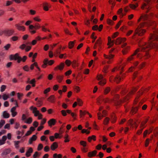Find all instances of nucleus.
<instances>
[{
  "label": "nucleus",
  "mask_w": 158,
  "mask_h": 158,
  "mask_svg": "<svg viewBox=\"0 0 158 158\" xmlns=\"http://www.w3.org/2000/svg\"><path fill=\"white\" fill-rule=\"evenodd\" d=\"M77 101L78 105L80 106H81L83 104L82 100L80 98H77Z\"/></svg>",
  "instance_id": "052dcab7"
},
{
  "label": "nucleus",
  "mask_w": 158,
  "mask_h": 158,
  "mask_svg": "<svg viewBox=\"0 0 158 158\" xmlns=\"http://www.w3.org/2000/svg\"><path fill=\"white\" fill-rule=\"evenodd\" d=\"M110 90V88L109 87H107L104 89L103 94L104 95H106L109 93Z\"/></svg>",
  "instance_id": "58836bf2"
},
{
  "label": "nucleus",
  "mask_w": 158,
  "mask_h": 158,
  "mask_svg": "<svg viewBox=\"0 0 158 158\" xmlns=\"http://www.w3.org/2000/svg\"><path fill=\"white\" fill-rule=\"evenodd\" d=\"M97 153V151L94 150L92 151L89 152L88 153V156L89 158H91L96 156Z\"/></svg>",
  "instance_id": "412c9836"
},
{
  "label": "nucleus",
  "mask_w": 158,
  "mask_h": 158,
  "mask_svg": "<svg viewBox=\"0 0 158 158\" xmlns=\"http://www.w3.org/2000/svg\"><path fill=\"white\" fill-rule=\"evenodd\" d=\"M64 76L63 75H60V74H58L56 76V79L59 83H61L64 78Z\"/></svg>",
  "instance_id": "bb28decb"
},
{
  "label": "nucleus",
  "mask_w": 158,
  "mask_h": 158,
  "mask_svg": "<svg viewBox=\"0 0 158 158\" xmlns=\"http://www.w3.org/2000/svg\"><path fill=\"white\" fill-rule=\"evenodd\" d=\"M123 9L122 8H121L119 9L117 12L118 14L120 15L121 17H122L124 15H125V14L124 15L123 14Z\"/></svg>",
  "instance_id": "6e6d98bb"
},
{
  "label": "nucleus",
  "mask_w": 158,
  "mask_h": 158,
  "mask_svg": "<svg viewBox=\"0 0 158 158\" xmlns=\"http://www.w3.org/2000/svg\"><path fill=\"white\" fill-rule=\"evenodd\" d=\"M15 26L16 29L19 31H23L25 30V27L19 23L15 24Z\"/></svg>",
  "instance_id": "dca6fc26"
},
{
  "label": "nucleus",
  "mask_w": 158,
  "mask_h": 158,
  "mask_svg": "<svg viewBox=\"0 0 158 158\" xmlns=\"http://www.w3.org/2000/svg\"><path fill=\"white\" fill-rule=\"evenodd\" d=\"M120 89H122V90L121 92V94L122 95H125L128 91L127 89L126 88L125 86H118L116 87L113 90V91L111 92V94L113 92H116L118 91Z\"/></svg>",
  "instance_id": "39448f33"
},
{
  "label": "nucleus",
  "mask_w": 158,
  "mask_h": 158,
  "mask_svg": "<svg viewBox=\"0 0 158 158\" xmlns=\"http://www.w3.org/2000/svg\"><path fill=\"white\" fill-rule=\"evenodd\" d=\"M64 65V63H61L54 68V70L55 71H58V70L61 71L63 69Z\"/></svg>",
  "instance_id": "ddd939ff"
},
{
  "label": "nucleus",
  "mask_w": 158,
  "mask_h": 158,
  "mask_svg": "<svg viewBox=\"0 0 158 158\" xmlns=\"http://www.w3.org/2000/svg\"><path fill=\"white\" fill-rule=\"evenodd\" d=\"M106 83V80L105 79H102L98 82L99 84L102 86L105 85Z\"/></svg>",
  "instance_id": "8fccbe9b"
},
{
  "label": "nucleus",
  "mask_w": 158,
  "mask_h": 158,
  "mask_svg": "<svg viewBox=\"0 0 158 158\" xmlns=\"http://www.w3.org/2000/svg\"><path fill=\"white\" fill-rule=\"evenodd\" d=\"M108 3L109 4L111 5V9H113L115 5L116 2L115 0H109Z\"/></svg>",
  "instance_id": "c9c22d12"
},
{
  "label": "nucleus",
  "mask_w": 158,
  "mask_h": 158,
  "mask_svg": "<svg viewBox=\"0 0 158 158\" xmlns=\"http://www.w3.org/2000/svg\"><path fill=\"white\" fill-rule=\"evenodd\" d=\"M30 109L32 111V112L34 114L35 116H37L40 113L39 111L37 110V108L34 107L33 106H31L30 108Z\"/></svg>",
  "instance_id": "f8f14e48"
},
{
  "label": "nucleus",
  "mask_w": 158,
  "mask_h": 158,
  "mask_svg": "<svg viewBox=\"0 0 158 158\" xmlns=\"http://www.w3.org/2000/svg\"><path fill=\"white\" fill-rule=\"evenodd\" d=\"M124 64H122L121 66H120L118 68L117 67H115L112 70V72H115L116 70H117L118 69H119L121 71L120 72V74L122 73V72L123 71V69L124 67Z\"/></svg>",
  "instance_id": "5701e85b"
},
{
  "label": "nucleus",
  "mask_w": 158,
  "mask_h": 158,
  "mask_svg": "<svg viewBox=\"0 0 158 158\" xmlns=\"http://www.w3.org/2000/svg\"><path fill=\"white\" fill-rule=\"evenodd\" d=\"M102 44V40L101 37H99L96 40L94 46V48L96 49L97 46H98L101 48V46Z\"/></svg>",
  "instance_id": "2eb2a0df"
},
{
  "label": "nucleus",
  "mask_w": 158,
  "mask_h": 158,
  "mask_svg": "<svg viewBox=\"0 0 158 158\" xmlns=\"http://www.w3.org/2000/svg\"><path fill=\"white\" fill-rule=\"evenodd\" d=\"M33 27H34V29L36 30L40 29L41 27L40 24L38 23H35V25H33Z\"/></svg>",
  "instance_id": "13d9d810"
},
{
  "label": "nucleus",
  "mask_w": 158,
  "mask_h": 158,
  "mask_svg": "<svg viewBox=\"0 0 158 158\" xmlns=\"http://www.w3.org/2000/svg\"><path fill=\"white\" fill-rule=\"evenodd\" d=\"M80 144L82 145L83 147H85L86 146L87 143L86 142L84 141H81L80 142Z\"/></svg>",
  "instance_id": "69168bd1"
},
{
  "label": "nucleus",
  "mask_w": 158,
  "mask_h": 158,
  "mask_svg": "<svg viewBox=\"0 0 158 158\" xmlns=\"http://www.w3.org/2000/svg\"><path fill=\"white\" fill-rule=\"evenodd\" d=\"M158 29H157L153 31V33L151 34L149 38V42L151 43H154V46H155L154 41H158Z\"/></svg>",
  "instance_id": "20e7f679"
},
{
  "label": "nucleus",
  "mask_w": 158,
  "mask_h": 158,
  "mask_svg": "<svg viewBox=\"0 0 158 158\" xmlns=\"http://www.w3.org/2000/svg\"><path fill=\"white\" fill-rule=\"evenodd\" d=\"M16 107H13L11 109V115L13 117H14L16 116L17 114V112L16 111Z\"/></svg>",
  "instance_id": "7c9ffc66"
},
{
  "label": "nucleus",
  "mask_w": 158,
  "mask_h": 158,
  "mask_svg": "<svg viewBox=\"0 0 158 158\" xmlns=\"http://www.w3.org/2000/svg\"><path fill=\"white\" fill-rule=\"evenodd\" d=\"M106 111L105 110H103L102 111V115H101V113L99 112L98 113L97 115L98 117V119L99 120L101 119L103 117H104L106 116Z\"/></svg>",
  "instance_id": "393cba45"
},
{
  "label": "nucleus",
  "mask_w": 158,
  "mask_h": 158,
  "mask_svg": "<svg viewBox=\"0 0 158 158\" xmlns=\"http://www.w3.org/2000/svg\"><path fill=\"white\" fill-rule=\"evenodd\" d=\"M138 109V107H133L131 111V113L132 114H135L137 113Z\"/></svg>",
  "instance_id": "e433bc0d"
},
{
  "label": "nucleus",
  "mask_w": 158,
  "mask_h": 158,
  "mask_svg": "<svg viewBox=\"0 0 158 158\" xmlns=\"http://www.w3.org/2000/svg\"><path fill=\"white\" fill-rule=\"evenodd\" d=\"M3 116L4 118H8L10 117V114L7 111H5L3 112Z\"/></svg>",
  "instance_id": "37998d69"
},
{
  "label": "nucleus",
  "mask_w": 158,
  "mask_h": 158,
  "mask_svg": "<svg viewBox=\"0 0 158 158\" xmlns=\"http://www.w3.org/2000/svg\"><path fill=\"white\" fill-rule=\"evenodd\" d=\"M78 63L75 60H73L72 62V65L73 68H75L78 66Z\"/></svg>",
  "instance_id": "5fc2aeb1"
},
{
  "label": "nucleus",
  "mask_w": 158,
  "mask_h": 158,
  "mask_svg": "<svg viewBox=\"0 0 158 158\" xmlns=\"http://www.w3.org/2000/svg\"><path fill=\"white\" fill-rule=\"evenodd\" d=\"M37 139V136L35 135H33L29 140V143L30 144L32 143L34 141H35Z\"/></svg>",
  "instance_id": "473e14b6"
},
{
  "label": "nucleus",
  "mask_w": 158,
  "mask_h": 158,
  "mask_svg": "<svg viewBox=\"0 0 158 158\" xmlns=\"http://www.w3.org/2000/svg\"><path fill=\"white\" fill-rule=\"evenodd\" d=\"M43 64L42 65L41 67L43 68H45L47 66V58H45L43 61Z\"/></svg>",
  "instance_id": "79ce46f5"
},
{
  "label": "nucleus",
  "mask_w": 158,
  "mask_h": 158,
  "mask_svg": "<svg viewBox=\"0 0 158 158\" xmlns=\"http://www.w3.org/2000/svg\"><path fill=\"white\" fill-rule=\"evenodd\" d=\"M27 117V116L26 114H23L21 117L22 120L25 123L28 124H31L32 122V118L31 117H30L26 119Z\"/></svg>",
  "instance_id": "0eeeda50"
},
{
  "label": "nucleus",
  "mask_w": 158,
  "mask_h": 158,
  "mask_svg": "<svg viewBox=\"0 0 158 158\" xmlns=\"http://www.w3.org/2000/svg\"><path fill=\"white\" fill-rule=\"evenodd\" d=\"M41 155V153L37 152H35L33 156V158H36L39 157Z\"/></svg>",
  "instance_id": "4d7b16f0"
},
{
  "label": "nucleus",
  "mask_w": 158,
  "mask_h": 158,
  "mask_svg": "<svg viewBox=\"0 0 158 158\" xmlns=\"http://www.w3.org/2000/svg\"><path fill=\"white\" fill-rule=\"evenodd\" d=\"M58 147V144L56 142H54L51 145V149L52 151L55 150Z\"/></svg>",
  "instance_id": "c85d7f7f"
},
{
  "label": "nucleus",
  "mask_w": 158,
  "mask_h": 158,
  "mask_svg": "<svg viewBox=\"0 0 158 158\" xmlns=\"http://www.w3.org/2000/svg\"><path fill=\"white\" fill-rule=\"evenodd\" d=\"M126 40V38H125L119 37L116 39L115 44L116 45H119L121 43H124Z\"/></svg>",
  "instance_id": "4468645a"
},
{
  "label": "nucleus",
  "mask_w": 158,
  "mask_h": 158,
  "mask_svg": "<svg viewBox=\"0 0 158 158\" xmlns=\"http://www.w3.org/2000/svg\"><path fill=\"white\" fill-rule=\"evenodd\" d=\"M67 112L68 114H71V115L73 118V120H75L77 119V114L76 113L72 112L71 110H67Z\"/></svg>",
  "instance_id": "b1692460"
},
{
  "label": "nucleus",
  "mask_w": 158,
  "mask_h": 158,
  "mask_svg": "<svg viewBox=\"0 0 158 158\" xmlns=\"http://www.w3.org/2000/svg\"><path fill=\"white\" fill-rule=\"evenodd\" d=\"M96 137L95 135H92L91 136H89L88 138V141L89 142H90L92 140L94 141L96 140Z\"/></svg>",
  "instance_id": "f704fd0d"
},
{
  "label": "nucleus",
  "mask_w": 158,
  "mask_h": 158,
  "mask_svg": "<svg viewBox=\"0 0 158 158\" xmlns=\"http://www.w3.org/2000/svg\"><path fill=\"white\" fill-rule=\"evenodd\" d=\"M95 33L94 32H93L92 33L91 36V38L93 39V40L92 41V43L94 42L96 39L97 38V36H95Z\"/></svg>",
  "instance_id": "49530a36"
},
{
  "label": "nucleus",
  "mask_w": 158,
  "mask_h": 158,
  "mask_svg": "<svg viewBox=\"0 0 158 158\" xmlns=\"http://www.w3.org/2000/svg\"><path fill=\"white\" fill-rule=\"evenodd\" d=\"M121 80V78L120 76H118V75L115 78H114V81L118 84Z\"/></svg>",
  "instance_id": "a19ab883"
},
{
  "label": "nucleus",
  "mask_w": 158,
  "mask_h": 158,
  "mask_svg": "<svg viewBox=\"0 0 158 158\" xmlns=\"http://www.w3.org/2000/svg\"><path fill=\"white\" fill-rule=\"evenodd\" d=\"M142 10H144L145 9L147 10L146 12V13H148L149 10L151 9L152 7L150 5V3H146L144 2L142 5L141 7Z\"/></svg>",
  "instance_id": "6e6552de"
},
{
  "label": "nucleus",
  "mask_w": 158,
  "mask_h": 158,
  "mask_svg": "<svg viewBox=\"0 0 158 158\" xmlns=\"http://www.w3.org/2000/svg\"><path fill=\"white\" fill-rule=\"evenodd\" d=\"M110 118L108 117L105 118L103 122V124L106 125H107L109 123Z\"/></svg>",
  "instance_id": "a18cd8bd"
},
{
  "label": "nucleus",
  "mask_w": 158,
  "mask_h": 158,
  "mask_svg": "<svg viewBox=\"0 0 158 158\" xmlns=\"http://www.w3.org/2000/svg\"><path fill=\"white\" fill-rule=\"evenodd\" d=\"M62 48L61 45H60L59 48H57L55 51L54 53V55L56 56H57L59 54H60L61 53V49Z\"/></svg>",
  "instance_id": "c756f323"
},
{
  "label": "nucleus",
  "mask_w": 158,
  "mask_h": 158,
  "mask_svg": "<svg viewBox=\"0 0 158 158\" xmlns=\"http://www.w3.org/2000/svg\"><path fill=\"white\" fill-rule=\"evenodd\" d=\"M87 112H88L85 111H83L81 110H80V118H82L84 117L86 113H87Z\"/></svg>",
  "instance_id": "de8ad7c7"
},
{
  "label": "nucleus",
  "mask_w": 158,
  "mask_h": 158,
  "mask_svg": "<svg viewBox=\"0 0 158 158\" xmlns=\"http://www.w3.org/2000/svg\"><path fill=\"white\" fill-rule=\"evenodd\" d=\"M29 31L31 34H34L36 32V30L34 29V27L33 25H30L29 27Z\"/></svg>",
  "instance_id": "a878e982"
},
{
  "label": "nucleus",
  "mask_w": 158,
  "mask_h": 158,
  "mask_svg": "<svg viewBox=\"0 0 158 158\" xmlns=\"http://www.w3.org/2000/svg\"><path fill=\"white\" fill-rule=\"evenodd\" d=\"M81 151L83 153H86L88 152L89 148L87 147H83L81 148Z\"/></svg>",
  "instance_id": "864d4df0"
},
{
  "label": "nucleus",
  "mask_w": 158,
  "mask_h": 158,
  "mask_svg": "<svg viewBox=\"0 0 158 158\" xmlns=\"http://www.w3.org/2000/svg\"><path fill=\"white\" fill-rule=\"evenodd\" d=\"M56 121V120L54 118H52L48 121V126L50 127H52V126L55 125Z\"/></svg>",
  "instance_id": "6ab92c4d"
},
{
  "label": "nucleus",
  "mask_w": 158,
  "mask_h": 158,
  "mask_svg": "<svg viewBox=\"0 0 158 158\" xmlns=\"http://www.w3.org/2000/svg\"><path fill=\"white\" fill-rule=\"evenodd\" d=\"M14 32V30L13 29L5 30L3 31V33L6 36H10L12 35Z\"/></svg>",
  "instance_id": "f3484780"
},
{
  "label": "nucleus",
  "mask_w": 158,
  "mask_h": 158,
  "mask_svg": "<svg viewBox=\"0 0 158 158\" xmlns=\"http://www.w3.org/2000/svg\"><path fill=\"white\" fill-rule=\"evenodd\" d=\"M129 6L131 9L134 10L138 7V5L137 3H136L135 4H130L129 5Z\"/></svg>",
  "instance_id": "09e8293b"
},
{
  "label": "nucleus",
  "mask_w": 158,
  "mask_h": 158,
  "mask_svg": "<svg viewBox=\"0 0 158 158\" xmlns=\"http://www.w3.org/2000/svg\"><path fill=\"white\" fill-rule=\"evenodd\" d=\"M37 62H35L34 63L31 64L30 67L31 69L32 70L34 69V67H37Z\"/></svg>",
  "instance_id": "e2e57ef3"
},
{
  "label": "nucleus",
  "mask_w": 158,
  "mask_h": 158,
  "mask_svg": "<svg viewBox=\"0 0 158 158\" xmlns=\"http://www.w3.org/2000/svg\"><path fill=\"white\" fill-rule=\"evenodd\" d=\"M103 56L105 58L108 59V60H113V58L114 57V55L113 54L106 55L105 54H104Z\"/></svg>",
  "instance_id": "72a5a7b5"
},
{
  "label": "nucleus",
  "mask_w": 158,
  "mask_h": 158,
  "mask_svg": "<svg viewBox=\"0 0 158 158\" xmlns=\"http://www.w3.org/2000/svg\"><path fill=\"white\" fill-rule=\"evenodd\" d=\"M33 150L32 148H30L27 150L26 153V156L27 157H28L30 156L31 154L32 153Z\"/></svg>",
  "instance_id": "cd10ccee"
},
{
  "label": "nucleus",
  "mask_w": 158,
  "mask_h": 158,
  "mask_svg": "<svg viewBox=\"0 0 158 158\" xmlns=\"http://www.w3.org/2000/svg\"><path fill=\"white\" fill-rule=\"evenodd\" d=\"M114 45V43L112 41H109L107 43V45L108 46V48H110Z\"/></svg>",
  "instance_id": "774afa93"
},
{
  "label": "nucleus",
  "mask_w": 158,
  "mask_h": 158,
  "mask_svg": "<svg viewBox=\"0 0 158 158\" xmlns=\"http://www.w3.org/2000/svg\"><path fill=\"white\" fill-rule=\"evenodd\" d=\"M127 125L130 126V128H133L134 127L136 129L138 125L136 124V122L134 121L132 119H129L127 123Z\"/></svg>",
  "instance_id": "1a4fd4ad"
},
{
  "label": "nucleus",
  "mask_w": 158,
  "mask_h": 158,
  "mask_svg": "<svg viewBox=\"0 0 158 158\" xmlns=\"http://www.w3.org/2000/svg\"><path fill=\"white\" fill-rule=\"evenodd\" d=\"M64 142L65 143L68 142L70 141V138L69 137V135L66 134H65L64 136Z\"/></svg>",
  "instance_id": "c03bdc74"
},
{
  "label": "nucleus",
  "mask_w": 158,
  "mask_h": 158,
  "mask_svg": "<svg viewBox=\"0 0 158 158\" xmlns=\"http://www.w3.org/2000/svg\"><path fill=\"white\" fill-rule=\"evenodd\" d=\"M10 59L11 60H17L18 63H20L21 57L19 56L18 53H16L15 55H11L10 56Z\"/></svg>",
  "instance_id": "9b49d317"
},
{
  "label": "nucleus",
  "mask_w": 158,
  "mask_h": 158,
  "mask_svg": "<svg viewBox=\"0 0 158 158\" xmlns=\"http://www.w3.org/2000/svg\"><path fill=\"white\" fill-rule=\"evenodd\" d=\"M61 113L63 116H66L67 115V110H62L61 111Z\"/></svg>",
  "instance_id": "338daca9"
},
{
  "label": "nucleus",
  "mask_w": 158,
  "mask_h": 158,
  "mask_svg": "<svg viewBox=\"0 0 158 158\" xmlns=\"http://www.w3.org/2000/svg\"><path fill=\"white\" fill-rule=\"evenodd\" d=\"M33 20L35 21L39 22H40L42 20L40 16H38L34 17Z\"/></svg>",
  "instance_id": "603ef678"
},
{
  "label": "nucleus",
  "mask_w": 158,
  "mask_h": 158,
  "mask_svg": "<svg viewBox=\"0 0 158 158\" xmlns=\"http://www.w3.org/2000/svg\"><path fill=\"white\" fill-rule=\"evenodd\" d=\"M75 41H70L68 44V47L70 49L72 48L74 46Z\"/></svg>",
  "instance_id": "ea45409f"
},
{
  "label": "nucleus",
  "mask_w": 158,
  "mask_h": 158,
  "mask_svg": "<svg viewBox=\"0 0 158 158\" xmlns=\"http://www.w3.org/2000/svg\"><path fill=\"white\" fill-rule=\"evenodd\" d=\"M30 79H28V81H27V83H29L30 84L32 85V86L33 87H34L35 86V83L36 81H35V79L34 78L31 80V81H29Z\"/></svg>",
  "instance_id": "2f4dec72"
},
{
  "label": "nucleus",
  "mask_w": 158,
  "mask_h": 158,
  "mask_svg": "<svg viewBox=\"0 0 158 158\" xmlns=\"http://www.w3.org/2000/svg\"><path fill=\"white\" fill-rule=\"evenodd\" d=\"M153 14V13H151L149 15L147 14H142L140 16L139 19L138 20V23H139L141 20H143V22H146L149 24L148 27L152 26V25L155 24L156 22L155 21H152L151 20V18L150 16H152Z\"/></svg>",
  "instance_id": "7ed1b4c3"
},
{
  "label": "nucleus",
  "mask_w": 158,
  "mask_h": 158,
  "mask_svg": "<svg viewBox=\"0 0 158 158\" xmlns=\"http://www.w3.org/2000/svg\"><path fill=\"white\" fill-rule=\"evenodd\" d=\"M15 147L17 149H18L19 146V144L20 143V141H15L14 142Z\"/></svg>",
  "instance_id": "bf43d9fd"
},
{
  "label": "nucleus",
  "mask_w": 158,
  "mask_h": 158,
  "mask_svg": "<svg viewBox=\"0 0 158 158\" xmlns=\"http://www.w3.org/2000/svg\"><path fill=\"white\" fill-rule=\"evenodd\" d=\"M154 45V43L152 44L149 43V41L143 45L139 44V48H137L134 53L127 58V61L130 62L133 60L135 59V56L139 59L146 60L148 59L150 57L148 51L153 47Z\"/></svg>",
  "instance_id": "f257e3e1"
},
{
  "label": "nucleus",
  "mask_w": 158,
  "mask_h": 158,
  "mask_svg": "<svg viewBox=\"0 0 158 158\" xmlns=\"http://www.w3.org/2000/svg\"><path fill=\"white\" fill-rule=\"evenodd\" d=\"M103 102L105 103H110L112 102L113 100L110 99L108 98H106L103 100Z\"/></svg>",
  "instance_id": "680f3d73"
},
{
  "label": "nucleus",
  "mask_w": 158,
  "mask_h": 158,
  "mask_svg": "<svg viewBox=\"0 0 158 158\" xmlns=\"http://www.w3.org/2000/svg\"><path fill=\"white\" fill-rule=\"evenodd\" d=\"M56 98L54 95H51L47 98V101L51 103H55L56 101Z\"/></svg>",
  "instance_id": "aec40b11"
},
{
  "label": "nucleus",
  "mask_w": 158,
  "mask_h": 158,
  "mask_svg": "<svg viewBox=\"0 0 158 158\" xmlns=\"http://www.w3.org/2000/svg\"><path fill=\"white\" fill-rule=\"evenodd\" d=\"M148 24L146 22H142L140 23L135 29L132 38H134L136 35L139 36H143L146 32L145 29L143 28L148 27Z\"/></svg>",
  "instance_id": "f03ea898"
},
{
  "label": "nucleus",
  "mask_w": 158,
  "mask_h": 158,
  "mask_svg": "<svg viewBox=\"0 0 158 158\" xmlns=\"http://www.w3.org/2000/svg\"><path fill=\"white\" fill-rule=\"evenodd\" d=\"M55 62V61L53 60H50L48 61V59H47V64L49 65H52Z\"/></svg>",
  "instance_id": "0e129e2a"
},
{
  "label": "nucleus",
  "mask_w": 158,
  "mask_h": 158,
  "mask_svg": "<svg viewBox=\"0 0 158 158\" xmlns=\"http://www.w3.org/2000/svg\"><path fill=\"white\" fill-rule=\"evenodd\" d=\"M130 46H127L124 48L122 50V52L123 54H126L130 50Z\"/></svg>",
  "instance_id": "4c0bfd02"
},
{
  "label": "nucleus",
  "mask_w": 158,
  "mask_h": 158,
  "mask_svg": "<svg viewBox=\"0 0 158 158\" xmlns=\"http://www.w3.org/2000/svg\"><path fill=\"white\" fill-rule=\"evenodd\" d=\"M138 88H133L129 92L127 95L125 97L124 100L122 101V102H125L127 101L131 96L135 94V93L137 91Z\"/></svg>",
  "instance_id": "423d86ee"
},
{
  "label": "nucleus",
  "mask_w": 158,
  "mask_h": 158,
  "mask_svg": "<svg viewBox=\"0 0 158 158\" xmlns=\"http://www.w3.org/2000/svg\"><path fill=\"white\" fill-rule=\"evenodd\" d=\"M127 125L130 126V128H133L134 127L136 129L138 125L136 124V122L134 121L132 119H129L127 123Z\"/></svg>",
  "instance_id": "9d476101"
},
{
  "label": "nucleus",
  "mask_w": 158,
  "mask_h": 158,
  "mask_svg": "<svg viewBox=\"0 0 158 158\" xmlns=\"http://www.w3.org/2000/svg\"><path fill=\"white\" fill-rule=\"evenodd\" d=\"M43 6L44 10L47 11L48 10L49 8L51 7V6L49 3L45 2L43 3Z\"/></svg>",
  "instance_id": "a211bd4d"
},
{
  "label": "nucleus",
  "mask_w": 158,
  "mask_h": 158,
  "mask_svg": "<svg viewBox=\"0 0 158 158\" xmlns=\"http://www.w3.org/2000/svg\"><path fill=\"white\" fill-rule=\"evenodd\" d=\"M149 119V117L146 118L141 123L140 125V128L143 129L145 127V124L148 121Z\"/></svg>",
  "instance_id": "4be33fe9"
},
{
  "label": "nucleus",
  "mask_w": 158,
  "mask_h": 158,
  "mask_svg": "<svg viewBox=\"0 0 158 158\" xmlns=\"http://www.w3.org/2000/svg\"><path fill=\"white\" fill-rule=\"evenodd\" d=\"M116 118L114 114L111 116V122L112 123H114L116 122Z\"/></svg>",
  "instance_id": "3c124183"
}]
</instances>
